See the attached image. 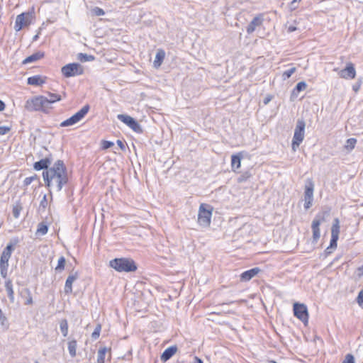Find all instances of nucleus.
I'll list each match as a JSON object with an SVG mask.
<instances>
[{"mask_svg":"<svg viewBox=\"0 0 363 363\" xmlns=\"http://www.w3.org/2000/svg\"><path fill=\"white\" fill-rule=\"evenodd\" d=\"M43 177L48 187L56 184L57 191H60L65 184L68 182L67 168L64 162L58 160L53 166L43 172Z\"/></svg>","mask_w":363,"mask_h":363,"instance_id":"nucleus-1","label":"nucleus"},{"mask_svg":"<svg viewBox=\"0 0 363 363\" xmlns=\"http://www.w3.org/2000/svg\"><path fill=\"white\" fill-rule=\"evenodd\" d=\"M109 266L118 272H133L137 270L135 262L129 258H115L109 262Z\"/></svg>","mask_w":363,"mask_h":363,"instance_id":"nucleus-2","label":"nucleus"},{"mask_svg":"<svg viewBox=\"0 0 363 363\" xmlns=\"http://www.w3.org/2000/svg\"><path fill=\"white\" fill-rule=\"evenodd\" d=\"M46 103L45 96H35L26 101V108L30 111L46 112L49 109Z\"/></svg>","mask_w":363,"mask_h":363,"instance_id":"nucleus-3","label":"nucleus"},{"mask_svg":"<svg viewBox=\"0 0 363 363\" xmlns=\"http://www.w3.org/2000/svg\"><path fill=\"white\" fill-rule=\"evenodd\" d=\"M213 208L211 206L201 203L199 206L198 214V223L204 228L208 227L211 224V218Z\"/></svg>","mask_w":363,"mask_h":363,"instance_id":"nucleus-4","label":"nucleus"},{"mask_svg":"<svg viewBox=\"0 0 363 363\" xmlns=\"http://www.w3.org/2000/svg\"><path fill=\"white\" fill-rule=\"evenodd\" d=\"M306 123L303 119H298L294 130L292 140V149L296 151L304 139Z\"/></svg>","mask_w":363,"mask_h":363,"instance_id":"nucleus-5","label":"nucleus"},{"mask_svg":"<svg viewBox=\"0 0 363 363\" xmlns=\"http://www.w3.org/2000/svg\"><path fill=\"white\" fill-rule=\"evenodd\" d=\"M61 72L64 77L69 78L82 75L84 73V69L79 63H69L63 66Z\"/></svg>","mask_w":363,"mask_h":363,"instance_id":"nucleus-6","label":"nucleus"},{"mask_svg":"<svg viewBox=\"0 0 363 363\" xmlns=\"http://www.w3.org/2000/svg\"><path fill=\"white\" fill-rule=\"evenodd\" d=\"M90 107L88 104L84 106L79 111L60 123V127H67L80 121L88 113Z\"/></svg>","mask_w":363,"mask_h":363,"instance_id":"nucleus-7","label":"nucleus"},{"mask_svg":"<svg viewBox=\"0 0 363 363\" xmlns=\"http://www.w3.org/2000/svg\"><path fill=\"white\" fill-rule=\"evenodd\" d=\"M294 315L298 320L306 325L308 322V311L307 306L303 303H295L294 304Z\"/></svg>","mask_w":363,"mask_h":363,"instance_id":"nucleus-8","label":"nucleus"},{"mask_svg":"<svg viewBox=\"0 0 363 363\" xmlns=\"http://www.w3.org/2000/svg\"><path fill=\"white\" fill-rule=\"evenodd\" d=\"M33 16L30 12L22 13L16 16L14 29L16 31L21 30L23 27L28 26L31 23Z\"/></svg>","mask_w":363,"mask_h":363,"instance_id":"nucleus-9","label":"nucleus"},{"mask_svg":"<svg viewBox=\"0 0 363 363\" xmlns=\"http://www.w3.org/2000/svg\"><path fill=\"white\" fill-rule=\"evenodd\" d=\"M117 118L118 120L126 124L130 128H131L134 132L137 133H142L143 128L141 125L138 123V122L133 118V117L125 115V114H118Z\"/></svg>","mask_w":363,"mask_h":363,"instance_id":"nucleus-10","label":"nucleus"},{"mask_svg":"<svg viewBox=\"0 0 363 363\" xmlns=\"http://www.w3.org/2000/svg\"><path fill=\"white\" fill-rule=\"evenodd\" d=\"M313 191L314 184L311 180L308 179L305 186L304 191V208L306 210L309 209L313 205Z\"/></svg>","mask_w":363,"mask_h":363,"instance_id":"nucleus-11","label":"nucleus"},{"mask_svg":"<svg viewBox=\"0 0 363 363\" xmlns=\"http://www.w3.org/2000/svg\"><path fill=\"white\" fill-rule=\"evenodd\" d=\"M340 220L337 218L333 220V225L331 228V239L330 247L335 249L337 247V242L340 234Z\"/></svg>","mask_w":363,"mask_h":363,"instance_id":"nucleus-12","label":"nucleus"},{"mask_svg":"<svg viewBox=\"0 0 363 363\" xmlns=\"http://www.w3.org/2000/svg\"><path fill=\"white\" fill-rule=\"evenodd\" d=\"M340 77L345 79H352L355 78L356 70L352 62L347 64L346 67L338 72Z\"/></svg>","mask_w":363,"mask_h":363,"instance_id":"nucleus-13","label":"nucleus"},{"mask_svg":"<svg viewBox=\"0 0 363 363\" xmlns=\"http://www.w3.org/2000/svg\"><path fill=\"white\" fill-rule=\"evenodd\" d=\"M52 160L53 158L52 154L49 153L48 155L45 156L44 159H42L35 162L33 164V168L37 171L43 169L47 171V169H50L48 167L51 164Z\"/></svg>","mask_w":363,"mask_h":363,"instance_id":"nucleus-14","label":"nucleus"},{"mask_svg":"<svg viewBox=\"0 0 363 363\" xmlns=\"http://www.w3.org/2000/svg\"><path fill=\"white\" fill-rule=\"evenodd\" d=\"M78 277L79 273L77 271H72V273L68 276L64 288V291L66 294H70L72 293V284L78 279Z\"/></svg>","mask_w":363,"mask_h":363,"instance_id":"nucleus-15","label":"nucleus"},{"mask_svg":"<svg viewBox=\"0 0 363 363\" xmlns=\"http://www.w3.org/2000/svg\"><path fill=\"white\" fill-rule=\"evenodd\" d=\"M264 21L263 14L256 16L246 28V31L248 34L252 33L257 27L260 26Z\"/></svg>","mask_w":363,"mask_h":363,"instance_id":"nucleus-16","label":"nucleus"},{"mask_svg":"<svg viewBox=\"0 0 363 363\" xmlns=\"http://www.w3.org/2000/svg\"><path fill=\"white\" fill-rule=\"evenodd\" d=\"M260 271L261 270L259 267H255L247 270L240 274V280L242 281H248L255 277Z\"/></svg>","mask_w":363,"mask_h":363,"instance_id":"nucleus-17","label":"nucleus"},{"mask_svg":"<svg viewBox=\"0 0 363 363\" xmlns=\"http://www.w3.org/2000/svg\"><path fill=\"white\" fill-rule=\"evenodd\" d=\"M177 347L176 345L167 348L161 355V360L167 362L177 352Z\"/></svg>","mask_w":363,"mask_h":363,"instance_id":"nucleus-18","label":"nucleus"},{"mask_svg":"<svg viewBox=\"0 0 363 363\" xmlns=\"http://www.w3.org/2000/svg\"><path fill=\"white\" fill-rule=\"evenodd\" d=\"M164 57H165L164 50L162 49H159L156 53L155 59L153 62L154 67L156 69H158L161 66Z\"/></svg>","mask_w":363,"mask_h":363,"instance_id":"nucleus-19","label":"nucleus"},{"mask_svg":"<svg viewBox=\"0 0 363 363\" xmlns=\"http://www.w3.org/2000/svg\"><path fill=\"white\" fill-rule=\"evenodd\" d=\"M45 56V53L41 51L36 52L31 55L26 57L23 61V64L26 65L28 63H31L33 62H36L40 59H42Z\"/></svg>","mask_w":363,"mask_h":363,"instance_id":"nucleus-20","label":"nucleus"},{"mask_svg":"<svg viewBox=\"0 0 363 363\" xmlns=\"http://www.w3.org/2000/svg\"><path fill=\"white\" fill-rule=\"evenodd\" d=\"M18 242V238L12 240L2 252V255L11 257L12 252L14 250V246Z\"/></svg>","mask_w":363,"mask_h":363,"instance_id":"nucleus-21","label":"nucleus"},{"mask_svg":"<svg viewBox=\"0 0 363 363\" xmlns=\"http://www.w3.org/2000/svg\"><path fill=\"white\" fill-rule=\"evenodd\" d=\"M46 77L35 75L28 78V84L30 85L40 86L45 82Z\"/></svg>","mask_w":363,"mask_h":363,"instance_id":"nucleus-22","label":"nucleus"},{"mask_svg":"<svg viewBox=\"0 0 363 363\" xmlns=\"http://www.w3.org/2000/svg\"><path fill=\"white\" fill-rule=\"evenodd\" d=\"M62 98L60 94L48 92L47 96H45V101L48 108H50V104L57 101H61Z\"/></svg>","mask_w":363,"mask_h":363,"instance_id":"nucleus-23","label":"nucleus"},{"mask_svg":"<svg viewBox=\"0 0 363 363\" xmlns=\"http://www.w3.org/2000/svg\"><path fill=\"white\" fill-rule=\"evenodd\" d=\"M242 156L240 153L233 155L231 157V167L232 169L235 172L240 167Z\"/></svg>","mask_w":363,"mask_h":363,"instance_id":"nucleus-24","label":"nucleus"},{"mask_svg":"<svg viewBox=\"0 0 363 363\" xmlns=\"http://www.w3.org/2000/svg\"><path fill=\"white\" fill-rule=\"evenodd\" d=\"M329 216L328 211H322L318 213L315 218L313 219L312 223H318V226H320V224L326 220V218Z\"/></svg>","mask_w":363,"mask_h":363,"instance_id":"nucleus-25","label":"nucleus"},{"mask_svg":"<svg viewBox=\"0 0 363 363\" xmlns=\"http://www.w3.org/2000/svg\"><path fill=\"white\" fill-rule=\"evenodd\" d=\"M5 288L6 291L7 292V295L9 298V300L11 303H13L14 301V291L13 289V284L11 279H8L5 282Z\"/></svg>","mask_w":363,"mask_h":363,"instance_id":"nucleus-26","label":"nucleus"},{"mask_svg":"<svg viewBox=\"0 0 363 363\" xmlns=\"http://www.w3.org/2000/svg\"><path fill=\"white\" fill-rule=\"evenodd\" d=\"M320 226H318V223H312L311 228L313 231V242L316 243L320 238Z\"/></svg>","mask_w":363,"mask_h":363,"instance_id":"nucleus-27","label":"nucleus"},{"mask_svg":"<svg viewBox=\"0 0 363 363\" xmlns=\"http://www.w3.org/2000/svg\"><path fill=\"white\" fill-rule=\"evenodd\" d=\"M77 342L75 340H72L68 342V350L69 355L72 357H74L76 356Z\"/></svg>","mask_w":363,"mask_h":363,"instance_id":"nucleus-28","label":"nucleus"},{"mask_svg":"<svg viewBox=\"0 0 363 363\" xmlns=\"http://www.w3.org/2000/svg\"><path fill=\"white\" fill-rule=\"evenodd\" d=\"M307 84L305 82H298L296 87L293 89L291 93V96H297V93L303 91L306 89Z\"/></svg>","mask_w":363,"mask_h":363,"instance_id":"nucleus-29","label":"nucleus"},{"mask_svg":"<svg viewBox=\"0 0 363 363\" xmlns=\"http://www.w3.org/2000/svg\"><path fill=\"white\" fill-rule=\"evenodd\" d=\"M77 59L82 62H91L94 60L95 57L91 55L80 52L77 55Z\"/></svg>","mask_w":363,"mask_h":363,"instance_id":"nucleus-30","label":"nucleus"},{"mask_svg":"<svg viewBox=\"0 0 363 363\" xmlns=\"http://www.w3.org/2000/svg\"><path fill=\"white\" fill-rule=\"evenodd\" d=\"M60 328L63 336L67 337L68 335V323L66 319L61 320L60 323Z\"/></svg>","mask_w":363,"mask_h":363,"instance_id":"nucleus-31","label":"nucleus"},{"mask_svg":"<svg viewBox=\"0 0 363 363\" xmlns=\"http://www.w3.org/2000/svg\"><path fill=\"white\" fill-rule=\"evenodd\" d=\"M107 352L106 347L100 348L97 354V363H104L105 355Z\"/></svg>","mask_w":363,"mask_h":363,"instance_id":"nucleus-32","label":"nucleus"},{"mask_svg":"<svg viewBox=\"0 0 363 363\" xmlns=\"http://www.w3.org/2000/svg\"><path fill=\"white\" fill-rule=\"evenodd\" d=\"M22 206L20 202H17L13 206L12 209L13 216L15 218H18L20 216V213L22 210Z\"/></svg>","mask_w":363,"mask_h":363,"instance_id":"nucleus-33","label":"nucleus"},{"mask_svg":"<svg viewBox=\"0 0 363 363\" xmlns=\"http://www.w3.org/2000/svg\"><path fill=\"white\" fill-rule=\"evenodd\" d=\"M65 263H66L65 258L63 256H61L58 259L57 265L55 267V271L60 272L62 270H64L65 267Z\"/></svg>","mask_w":363,"mask_h":363,"instance_id":"nucleus-34","label":"nucleus"},{"mask_svg":"<svg viewBox=\"0 0 363 363\" xmlns=\"http://www.w3.org/2000/svg\"><path fill=\"white\" fill-rule=\"evenodd\" d=\"M357 143V140L354 138H351L347 140L345 147L347 150H352L354 148L355 145Z\"/></svg>","mask_w":363,"mask_h":363,"instance_id":"nucleus-35","label":"nucleus"},{"mask_svg":"<svg viewBox=\"0 0 363 363\" xmlns=\"http://www.w3.org/2000/svg\"><path fill=\"white\" fill-rule=\"evenodd\" d=\"M48 228L45 223H40L38 224V229H37V233L43 235L48 233Z\"/></svg>","mask_w":363,"mask_h":363,"instance_id":"nucleus-36","label":"nucleus"},{"mask_svg":"<svg viewBox=\"0 0 363 363\" xmlns=\"http://www.w3.org/2000/svg\"><path fill=\"white\" fill-rule=\"evenodd\" d=\"M296 68L294 67L284 71L282 74V79L284 80H286V79L290 78L291 76L296 72Z\"/></svg>","mask_w":363,"mask_h":363,"instance_id":"nucleus-37","label":"nucleus"},{"mask_svg":"<svg viewBox=\"0 0 363 363\" xmlns=\"http://www.w3.org/2000/svg\"><path fill=\"white\" fill-rule=\"evenodd\" d=\"M24 293H26V295H27V298H26V301L25 302V305H32L33 303V298H32V296H31L30 291L28 289H24Z\"/></svg>","mask_w":363,"mask_h":363,"instance_id":"nucleus-38","label":"nucleus"},{"mask_svg":"<svg viewBox=\"0 0 363 363\" xmlns=\"http://www.w3.org/2000/svg\"><path fill=\"white\" fill-rule=\"evenodd\" d=\"M362 84V79L361 78L358 79L357 81L353 84L352 90L357 93L360 89V87Z\"/></svg>","mask_w":363,"mask_h":363,"instance_id":"nucleus-39","label":"nucleus"},{"mask_svg":"<svg viewBox=\"0 0 363 363\" xmlns=\"http://www.w3.org/2000/svg\"><path fill=\"white\" fill-rule=\"evenodd\" d=\"M100 332H101V325H98L94 332L92 333L91 334V337L94 339V340H96L99 335H100Z\"/></svg>","mask_w":363,"mask_h":363,"instance_id":"nucleus-40","label":"nucleus"},{"mask_svg":"<svg viewBox=\"0 0 363 363\" xmlns=\"http://www.w3.org/2000/svg\"><path fill=\"white\" fill-rule=\"evenodd\" d=\"M38 179L37 175H33L29 177H26L24 181L23 184L25 186L30 185L33 181L36 180Z\"/></svg>","mask_w":363,"mask_h":363,"instance_id":"nucleus-41","label":"nucleus"},{"mask_svg":"<svg viewBox=\"0 0 363 363\" xmlns=\"http://www.w3.org/2000/svg\"><path fill=\"white\" fill-rule=\"evenodd\" d=\"M8 272V266L0 265V273L3 278H6Z\"/></svg>","mask_w":363,"mask_h":363,"instance_id":"nucleus-42","label":"nucleus"},{"mask_svg":"<svg viewBox=\"0 0 363 363\" xmlns=\"http://www.w3.org/2000/svg\"><path fill=\"white\" fill-rule=\"evenodd\" d=\"M92 11L94 13V15L97 16H103L105 13L104 11L99 7H95L94 9H93Z\"/></svg>","mask_w":363,"mask_h":363,"instance_id":"nucleus-43","label":"nucleus"},{"mask_svg":"<svg viewBox=\"0 0 363 363\" xmlns=\"http://www.w3.org/2000/svg\"><path fill=\"white\" fill-rule=\"evenodd\" d=\"M9 259H10V257H6V256H4L1 255V257H0V265H6V266L9 267Z\"/></svg>","mask_w":363,"mask_h":363,"instance_id":"nucleus-44","label":"nucleus"},{"mask_svg":"<svg viewBox=\"0 0 363 363\" xmlns=\"http://www.w3.org/2000/svg\"><path fill=\"white\" fill-rule=\"evenodd\" d=\"M342 363H354V356L351 354H347Z\"/></svg>","mask_w":363,"mask_h":363,"instance_id":"nucleus-45","label":"nucleus"},{"mask_svg":"<svg viewBox=\"0 0 363 363\" xmlns=\"http://www.w3.org/2000/svg\"><path fill=\"white\" fill-rule=\"evenodd\" d=\"M113 145V142L107 141V140H104L102 142V148L104 150L108 149L111 147H112Z\"/></svg>","mask_w":363,"mask_h":363,"instance_id":"nucleus-46","label":"nucleus"},{"mask_svg":"<svg viewBox=\"0 0 363 363\" xmlns=\"http://www.w3.org/2000/svg\"><path fill=\"white\" fill-rule=\"evenodd\" d=\"M11 130V128L9 126H0V135H3L8 133Z\"/></svg>","mask_w":363,"mask_h":363,"instance_id":"nucleus-47","label":"nucleus"},{"mask_svg":"<svg viewBox=\"0 0 363 363\" xmlns=\"http://www.w3.org/2000/svg\"><path fill=\"white\" fill-rule=\"evenodd\" d=\"M357 301L359 305L363 303V289L359 291L357 298Z\"/></svg>","mask_w":363,"mask_h":363,"instance_id":"nucleus-48","label":"nucleus"},{"mask_svg":"<svg viewBox=\"0 0 363 363\" xmlns=\"http://www.w3.org/2000/svg\"><path fill=\"white\" fill-rule=\"evenodd\" d=\"M5 321H6V317L4 315L1 311L0 312V322L1 323V325H4Z\"/></svg>","mask_w":363,"mask_h":363,"instance_id":"nucleus-49","label":"nucleus"},{"mask_svg":"<svg viewBox=\"0 0 363 363\" xmlns=\"http://www.w3.org/2000/svg\"><path fill=\"white\" fill-rule=\"evenodd\" d=\"M116 143H117V145H118V147L121 148V150H122L123 151L125 150V145L121 140H118Z\"/></svg>","mask_w":363,"mask_h":363,"instance_id":"nucleus-50","label":"nucleus"},{"mask_svg":"<svg viewBox=\"0 0 363 363\" xmlns=\"http://www.w3.org/2000/svg\"><path fill=\"white\" fill-rule=\"evenodd\" d=\"M301 0H293L291 4H290V6H291V10H294L296 9V6L295 5V4L296 2H300Z\"/></svg>","mask_w":363,"mask_h":363,"instance_id":"nucleus-51","label":"nucleus"},{"mask_svg":"<svg viewBox=\"0 0 363 363\" xmlns=\"http://www.w3.org/2000/svg\"><path fill=\"white\" fill-rule=\"evenodd\" d=\"M333 250H334L333 247H330V246H329V247H328L325 249V256H328V255H329L330 254H331V253H332V252H333Z\"/></svg>","mask_w":363,"mask_h":363,"instance_id":"nucleus-52","label":"nucleus"},{"mask_svg":"<svg viewBox=\"0 0 363 363\" xmlns=\"http://www.w3.org/2000/svg\"><path fill=\"white\" fill-rule=\"evenodd\" d=\"M272 96H270V95L267 96V97H265V98H264V104L265 105H267V104H268V103L272 100Z\"/></svg>","mask_w":363,"mask_h":363,"instance_id":"nucleus-53","label":"nucleus"},{"mask_svg":"<svg viewBox=\"0 0 363 363\" xmlns=\"http://www.w3.org/2000/svg\"><path fill=\"white\" fill-rule=\"evenodd\" d=\"M296 27L294 26H289L287 28L288 32L291 33L296 30Z\"/></svg>","mask_w":363,"mask_h":363,"instance_id":"nucleus-54","label":"nucleus"},{"mask_svg":"<svg viewBox=\"0 0 363 363\" xmlns=\"http://www.w3.org/2000/svg\"><path fill=\"white\" fill-rule=\"evenodd\" d=\"M5 103L3 101L0 100V111H4L5 109Z\"/></svg>","mask_w":363,"mask_h":363,"instance_id":"nucleus-55","label":"nucleus"},{"mask_svg":"<svg viewBox=\"0 0 363 363\" xmlns=\"http://www.w3.org/2000/svg\"><path fill=\"white\" fill-rule=\"evenodd\" d=\"M250 177V175H247L246 177L242 175V177H240L239 179H238V182H244L246 180L247 178H248Z\"/></svg>","mask_w":363,"mask_h":363,"instance_id":"nucleus-56","label":"nucleus"},{"mask_svg":"<svg viewBox=\"0 0 363 363\" xmlns=\"http://www.w3.org/2000/svg\"><path fill=\"white\" fill-rule=\"evenodd\" d=\"M357 271H358L359 275L363 274V264L361 267L357 268Z\"/></svg>","mask_w":363,"mask_h":363,"instance_id":"nucleus-57","label":"nucleus"},{"mask_svg":"<svg viewBox=\"0 0 363 363\" xmlns=\"http://www.w3.org/2000/svg\"><path fill=\"white\" fill-rule=\"evenodd\" d=\"M194 363H203V361L198 357H194Z\"/></svg>","mask_w":363,"mask_h":363,"instance_id":"nucleus-58","label":"nucleus"},{"mask_svg":"<svg viewBox=\"0 0 363 363\" xmlns=\"http://www.w3.org/2000/svg\"><path fill=\"white\" fill-rule=\"evenodd\" d=\"M46 195H44L43 198V200L41 201V205L43 206V207H45V204L44 203H46Z\"/></svg>","mask_w":363,"mask_h":363,"instance_id":"nucleus-59","label":"nucleus"},{"mask_svg":"<svg viewBox=\"0 0 363 363\" xmlns=\"http://www.w3.org/2000/svg\"><path fill=\"white\" fill-rule=\"evenodd\" d=\"M38 38V35H35L33 38V40H36Z\"/></svg>","mask_w":363,"mask_h":363,"instance_id":"nucleus-60","label":"nucleus"},{"mask_svg":"<svg viewBox=\"0 0 363 363\" xmlns=\"http://www.w3.org/2000/svg\"><path fill=\"white\" fill-rule=\"evenodd\" d=\"M333 70L337 72V71H338V69L337 68H335Z\"/></svg>","mask_w":363,"mask_h":363,"instance_id":"nucleus-61","label":"nucleus"},{"mask_svg":"<svg viewBox=\"0 0 363 363\" xmlns=\"http://www.w3.org/2000/svg\"><path fill=\"white\" fill-rule=\"evenodd\" d=\"M270 363H277V362L274 361H271Z\"/></svg>","mask_w":363,"mask_h":363,"instance_id":"nucleus-62","label":"nucleus"},{"mask_svg":"<svg viewBox=\"0 0 363 363\" xmlns=\"http://www.w3.org/2000/svg\"><path fill=\"white\" fill-rule=\"evenodd\" d=\"M34 363H39L38 361H35Z\"/></svg>","mask_w":363,"mask_h":363,"instance_id":"nucleus-63","label":"nucleus"}]
</instances>
